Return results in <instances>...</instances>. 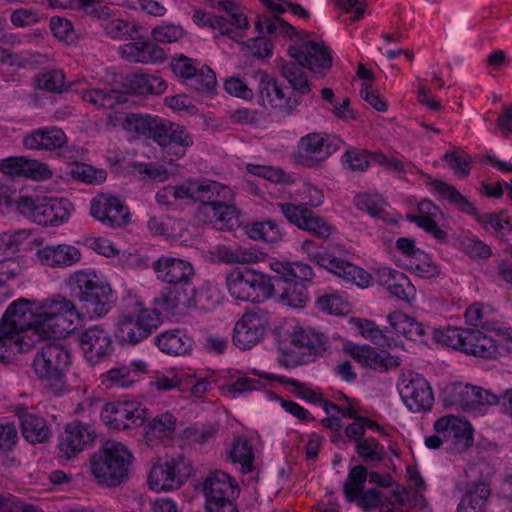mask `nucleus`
Listing matches in <instances>:
<instances>
[{
  "instance_id": "obj_50",
  "label": "nucleus",
  "mask_w": 512,
  "mask_h": 512,
  "mask_svg": "<svg viewBox=\"0 0 512 512\" xmlns=\"http://www.w3.org/2000/svg\"><path fill=\"white\" fill-rule=\"evenodd\" d=\"M489 490L484 484L469 490L458 505V512H482Z\"/></svg>"
},
{
  "instance_id": "obj_52",
  "label": "nucleus",
  "mask_w": 512,
  "mask_h": 512,
  "mask_svg": "<svg viewBox=\"0 0 512 512\" xmlns=\"http://www.w3.org/2000/svg\"><path fill=\"white\" fill-rule=\"evenodd\" d=\"M282 74L289 82L294 94L304 95L310 91V84L304 71L294 63H286L282 66Z\"/></svg>"
},
{
  "instance_id": "obj_32",
  "label": "nucleus",
  "mask_w": 512,
  "mask_h": 512,
  "mask_svg": "<svg viewBox=\"0 0 512 512\" xmlns=\"http://www.w3.org/2000/svg\"><path fill=\"white\" fill-rule=\"evenodd\" d=\"M37 259L51 268H67L80 262V250L69 244L47 245L37 250Z\"/></svg>"
},
{
  "instance_id": "obj_45",
  "label": "nucleus",
  "mask_w": 512,
  "mask_h": 512,
  "mask_svg": "<svg viewBox=\"0 0 512 512\" xmlns=\"http://www.w3.org/2000/svg\"><path fill=\"white\" fill-rule=\"evenodd\" d=\"M230 459L239 463L243 473H249L253 470L254 451L251 443L246 438H237L229 451Z\"/></svg>"
},
{
  "instance_id": "obj_40",
  "label": "nucleus",
  "mask_w": 512,
  "mask_h": 512,
  "mask_svg": "<svg viewBox=\"0 0 512 512\" xmlns=\"http://www.w3.org/2000/svg\"><path fill=\"white\" fill-rule=\"evenodd\" d=\"M81 99L96 109H114L117 105L127 102V94L107 88H91L81 91Z\"/></svg>"
},
{
  "instance_id": "obj_60",
  "label": "nucleus",
  "mask_w": 512,
  "mask_h": 512,
  "mask_svg": "<svg viewBox=\"0 0 512 512\" xmlns=\"http://www.w3.org/2000/svg\"><path fill=\"white\" fill-rule=\"evenodd\" d=\"M188 191L189 187L187 181H185L180 185L162 187L156 193L155 198L158 204L170 206L180 200L188 199Z\"/></svg>"
},
{
  "instance_id": "obj_17",
  "label": "nucleus",
  "mask_w": 512,
  "mask_h": 512,
  "mask_svg": "<svg viewBox=\"0 0 512 512\" xmlns=\"http://www.w3.org/2000/svg\"><path fill=\"white\" fill-rule=\"evenodd\" d=\"M277 207L288 220L297 228L306 231L321 240H328L334 227L326 218L303 205L290 202L278 203Z\"/></svg>"
},
{
  "instance_id": "obj_43",
  "label": "nucleus",
  "mask_w": 512,
  "mask_h": 512,
  "mask_svg": "<svg viewBox=\"0 0 512 512\" xmlns=\"http://www.w3.org/2000/svg\"><path fill=\"white\" fill-rule=\"evenodd\" d=\"M157 346L168 355L179 356L190 351L192 340L183 331L172 330L157 337Z\"/></svg>"
},
{
  "instance_id": "obj_58",
  "label": "nucleus",
  "mask_w": 512,
  "mask_h": 512,
  "mask_svg": "<svg viewBox=\"0 0 512 512\" xmlns=\"http://www.w3.org/2000/svg\"><path fill=\"white\" fill-rule=\"evenodd\" d=\"M368 478L367 469L362 465L354 466L348 473L344 483V494L347 500L353 499L363 491Z\"/></svg>"
},
{
  "instance_id": "obj_49",
  "label": "nucleus",
  "mask_w": 512,
  "mask_h": 512,
  "mask_svg": "<svg viewBox=\"0 0 512 512\" xmlns=\"http://www.w3.org/2000/svg\"><path fill=\"white\" fill-rule=\"evenodd\" d=\"M212 7L225 12L226 16L223 17L230 26L232 33L235 29H248L249 23L246 15L234 2L230 0L218 1Z\"/></svg>"
},
{
  "instance_id": "obj_6",
  "label": "nucleus",
  "mask_w": 512,
  "mask_h": 512,
  "mask_svg": "<svg viewBox=\"0 0 512 512\" xmlns=\"http://www.w3.org/2000/svg\"><path fill=\"white\" fill-rule=\"evenodd\" d=\"M327 338L312 329L297 327L290 335V346L280 349L278 362L290 368L307 364L328 349Z\"/></svg>"
},
{
  "instance_id": "obj_36",
  "label": "nucleus",
  "mask_w": 512,
  "mask_h": 512,
  "mask_svg": "<svg viewBox=\"0 0 512 512\" xmlns=\"http://www.w3.org/2000/svg\"><path fill=\"white\" fill-rule=\"evenodd\" d=\"M230 202L223 201L215 206H200L198 217L205 222L213 224L219 230H230L238 223L237 210Z\"/></svg>"
},
{
  "instance_id": "obj_53",
  "label": "nucleus",
  "mask_w": 512,
  "mask_h": 512,
  "mask_svg": "<svg viewBox=\"0 0 512 512\" xmlns=\"http://www.w3.org/2000/svg\"><path fill=\"white\" fill-rule=\"evenodd\" d=\"M255 27L260 33H267L270 35L290 36L294 32V27L279 16H261Z\"/></svg>"
},
{
  "instance_id": "obj_57",
  "label": "nucleus",
  "mask_w": 512,
  "mask_h": 512,
  "mask_svg": "<svg viewBox=\"0 0 512 512\" xmlns=\"http://www.w3.org/2000/svg\"><path fill=\"white\" fill-rule=\"evenodd\" d=\"M281 301L293 308H302L306 305L309 297L305 285L301 282H289L280 296Z\"/></svg>"
},
{
  "instance_id": "obj_11",
  "label": "nucleus",
  "mask_w": 512,
  "mask_h": 512,
  "mask_svg": "<svg viewBox=\"0 0 512 512\" xmlns=\"http://www.w3.org/2000/svg\"><path fill=\"white\" fill-rule=\"evenodd\" d=\"M159 322V314L155 310L137 304L133 310L119 316L117 337L125 343H139L157 329Z\"/></svg>"
},
{
  "instance_id": "obj_2",
  "label": "nucleus",
  "mask_w": 512,
  "mask_h": 512,
  "mask_svg": "<svg viewBox=\"0 0 512 512\" xmlns=\"http://www.w3.org/2000/svg\"><path fill=\"white\" fill-rule=\"evenodd\" d=\"M69 292L84 303L87 319L104 317L113 307V290L91 269L77 270L65 280Z\"/></svg>"
},
{
  "instance_id": "obj_44",
  "label": "nucleus",
  "mask_w": 512,
  "mask_h": 512,
  "mask_svg": "<svg viewBox=\"0 0 512 512\" xmlns=\"http://www.w3.org/2000/svg\"><path fill=\"white\" fill-rule=\"evenodd\" d=\"M162 120V118H153L149 115L131 113L126 120L125 131L136 136H146L154 140Z\"/></svg>"
},
{
  "instance_id": "obj_1",
  "label": "nucleus",
  "mask_w": 512,
  "mask_h": 512,
  "mask_svg": "<svg viewBox=\"0 0 512 512\" xmlns=\"http://www.w3.org/2000/svg\"><path fill=\"white\" fill-rule=\"evenodd\" d=\"M11 311L36 342L66 338L88 320L72 299L60 293L42 300L19 298L11 303Z\"/></svg>"
},
{
  "instance_id": "obj_46",
  "label": "nucleus",
  "mask_w": 512,
  "mask_h": 512,
  "mask_svg": "<svg viewBox=\"0 0 512 512\" xmlns=\"http://www.w3.org/2000/svg\"><path fill=\"white\" fill-rule=\"evenodd\" d=\"M130 87L136 94H162L167 88L166 82L159 76L138 74L130 81Z\"/></svg>"
},
{
  "instance_id": "obj_62",
  "label": "nucleus",
  "mask_w": 512,
  "mask_h": 512,
  "mask_svg": "<svg viewBox=\"0 0 512 512\" xmlns=\"http://www.w3.org/2000/svg\"><path fill=\"white\" fill-rule=\"evenodd\" d=\"M184 35L185 31L180 25L171 23L156 26L151 31L153 40L162 44L178 42L184 37Z\"/></svg>"
},
{
  "instance_id": "obj_39",
  "label": "nucleus",
  "mask_w": 512,
  "mask_h": 512,
  "mask_svg": "<svg viewBox=\"0 0 512 512\" xmlns=\"http://www.w3.org/2000/svg\"><path fill=\"white\" fill-rule=\"evenodd\" d=\"M216 257L226 264H254L264 259V254L255 247L219 245Z\"/></svg>"
},
{
  "instance_id": "obj_34",
  "label": "nucleus",
  "mask_w": 512,
  "mask_h": 512,
  "mask_svg": "<svg viewBox=\"0 0 512 512\" xmlns=\"http://www.w3.org/2000/svg\"><path fill=\"white\" fill-rule=\"evenodd\" d=\"M177 427L176 416L163 412L154 416L144 426L143 438L148 446L156 447L173 438Z\"/></svg>"
},
{
  "instance_id": "obj_37",
  "label": "nucleus",
  "mask_w": 512,
  "mask_h": 512,
  "mask_svg": "<svg viewBox=\"0 0 512 512\" xmlns=\"http://www.w3.org/2000/svg\"><path fill=\"white\" fill-rule=\"evenodd\" d=\"M206 502H214L219 499H234L238 493L236 481L223 471H214L209 474L204 482Z\"/></svg>"
},
{
  "instance_id": "obj_20",
  "label": "nucleus",
  "mask_w": 512,
  "mask_h": 512,
  "mask_svg": "<svg viewBox=\"0 0 512 512\" xmlns=\"http://www.w3.org/2000/svg\"><path fill=\"white\" fill-rule=\"evenodd\" d=\"M298 64L314 73L325 74L332 65L330 50L322 42L305 40L288 49Z\"/></svg>"
},
{
  "instance_id": "obj_4",
  "label": "nucleus",
  "mask_w": 512,
  "mask_h": 512,
  "mask_svg": "<svg viewBox=\"0 0 512 512\" xmlns=\"http://www.w3.org/2000/svg\"><path fill=\"white\" fill-rule=\"evenodd\" d=\"M70 350L59 343H47L37 352L33 367L38 377L56 394L65 387V374L71 364Z\"/></svg>"
},
{
  "instance_id": "obj_22",
  "label": "nucleus",
  "mask_w": 512,
  "mask_h": 512,
  "mask_svg": "<svg viewBox=\"0 0 512 512\" xmlns=\"http://www.w3.org/2000/svg\"><path fill=\"white\" fill-rule=\"evenodd\" d=\"M79 344L85 359L91 364L105 360L113 351L111 335L102 325L84 330L79 336Z\"/></svg>"
},
{
  "instance_id": "obj_3",
  "label": "nucleus",
  "mask_w": 512,
  "mask_h": 512,
  "mask_svg": "<svg viewBox=\"0 0 512 512\" xmlns=\"http://www.w3.org/2000/svg\"><path fill=\"white\" fill-rule=\"evenodd\" d=\"M131 457V453L122 443L107 441L91 457V474L101 485L116 486L126 477Z\"/></svg>"
},
{
  "instance_id": "obj_21",
  "label": "nucleus",
  "mask_w": 512,
  "mask_h": 512,
  "mask_svg": "<svg viewBox=\"0 0 512 512\" xmlns=\"http://www.w3.org/2000/svg\"><path fill=\"white\" fill-rule=\"evenodd\" d=\"M445 402L463 411H474L478 406L498 404L499 397L481 387L457 383L447 390Z\"/></svg>"
},
{
  "instance_id": "obj_23",
  "label": "nucleus",
  "mask_w": 512,
  "mask_h": 512,
  "mask_svg": "<svg viewBox=\"0 0 512 512\" xmlns=\"http://www.w3.org/2000/svg\"><path fill=\"white\" fill-rule=\"evenodd\" d=\"M96 439V431L91 424L75 420L64 427L59 439V450L66 458H71L85 450Z\"/></svg>"
},
{
  "instance_id": "obj_19",
  "label": "nucleus",
  "mask_w": 512,
  "mask_h": 512,
  "mask_svg": "<svg viewBox=\"0 0 512 512\" xmlns=\"http://www.w3.org/2000/svg\"><path fill=\"white\" fill-rule=\"evenodd\" d=\"M90 214L103 225L121 228L129 221V210L122 201L112 194H97L90 203Z\"/></svg>"
},
{
  "instance_id": "obj_42",
  "label": "nucleus",
  "mask_w": 512,
  "mask_h": 512,
  "mask_svg": "<svg viewBox=\"0 0 512 512\" xmlns=\"http://www.w3.org/2000/svg\"><path fill=\"white\" fill-rule=\"evenodd\" d=\"M21 429L23 437L32 444L46 442L51 431L46 420L32 413L20 415Z\"/></svg>"
},
{
  "instance_id": "obj_41",
  "label": "nucleus",
  "mask_w": 512,
  "mask_h": 512,
  "mask_svg": "<svg viewBox=\"0 0 512 512\" xmlns=\"http://www.w3.org/2000/svg\"><path fill=\"white\" fill-rule=\"evenodd\" d=\"M388 320L396 333L411 341H421L429 330V327L400 311L389 314Z\"/></svg>"
},
{
  "instance_id": "obj_63",
  "label": "nucleus",
  "mask_w": 512,
  "mask_h": 512,
  "mask_svg": "<svg viewBox=\"0 0 512 512\" xmlns=\"http://www.w3.org/2000/svg\"><path fill=\"white\" fill-rule=\"evenodd\" d=\"M443 160L459 178H466L469 175L471 169V160L469 155L465 152L461 150L447 152L443 156Z\"/></svg>"
},
{
  "instance_id": "obj_14",
  "label": "nucleus",
  "mask_w": 512,
  "mask_h": 512,
  "mask_svg": "<svg viewBox=\"0 0 512 512\" xmlns=\"http://www.w3.org/2000/svg\"><path fill=\"white\" fill-rule=\"evenodd\" d=\"M398 390L402 401L412 412L429 411L434 402L432 388L419 373L403 371L398 380Z\"/></svg>"
},
{
  "instance_id": "obj_29",
  "label": "nucleus",
  "mask_w": 512,
  "mask_h": 512,
  "mask_svg": "<svg viewBox=\"0 0 512 512\" xmlns=\"http://www.w3.org/2000/svg\"><path fill=\"white\" fill-rule=\"evenodd\" d=\"M189 187L188 199L198 201L200 206L212 205L232 201L233 192L231 188L213 180H187Z\"/></svg>"
},
{
  "instance_id": "obj_33",
  "label": "nucleus",
  "mask_w": 512,
  "mask_h": 512,
  "mask_svg": "<svg viewBox=\"0 0 512 512\" xmlns=\"http://www.w3.org/2000/svg\"><path fill=\"white\" fill-rule=\"evenodd\" d=\"M352 358L359 364L371 369L385 372L400 366L401 359L385 350H378L369 345L356 346L351 350Z\"/></svg>"
},
{
  "instance_id": "obj_55",
  "label": "nucleus",
  "mask_w": 512,
  "mask_h": 512,
  "mask_svg": "<svg viewBox=\"0 0 512 512\" xmlns=\"http://www.w3.org/2000/svg\"><path fill=\"white\" fill-rule=\"evenodd\" d=\"M358 328L360 333L367 339L371 340L377 345L395 349L400 346V343L389 336H386L378 327L371 321L359 320Z\"/></svg>"
},
{
  "instance_id": "obj_18",
  "label": "nucleus",
  "mask_w": 512,
  "mask_h": 512,
  "mask_svg": "<svg viewBox=\"0 0 512 512\" xmlns=\"http://www.w3.org/2000/svg\"><path fill=\"white\" fill-rule=\"evenodd\" d=\"M154 141L161 147L163 157L173 162L182 158L193 145V137L185 127L162 120Z\"/></svg>"
},
{
  "instance_id": "obj_28",
  "label": "nucleus",
  "mask_w": 512,
  "mask_h": 512,
  "mask_svg": "<svg viewBox=\"0 0 512 512\" xmlns=\"http://www.w3.org/2000/svg\"><path fill=\"white\" fill-rule=\"evenodd\" d=\"M152 268L159 280L171 285L192 284L194 268L190 262L169 256H162L153 262Z\"/></svg>"
},
{
  "instance_id": "obj_16",
  "label": "nucleus",
  "mask_w": 512,
  "mask_h": 512,
  "mask_svg": "<svg viewBox=\"0 0 512 512\" xmlns=\"http://www.w3.org/2000/svg\"><path fill=\"white\" fill-rule=\"evenodd\" d=\"M268 326L267 312L261 309L247 311L235 323L232 342L241 350H249L264 339Z\"/></svg>"
},
{
  "instance_id": "obj_64",
  "label": "nucleus",
  "mask_w": 512,
  "mask_h": 512,
  "mask_svg": "<svg viewBox=\"0 0 512 512\" xmlns=\"http://www.w3.org/2000/svg\"><path fill=\"white\" fill-rule=\"evenodd\" d=\"M38 87L49 92L61 93L65 89V74L62 70L42 73L37 79Z\"/></svg>"
},
{
  "instance_id": "obj_15",
  "label": "nucleus",
  "mask_w": 512,
  "mask_h": 512,
  "mask_svg": "<svg viewBox=\"0 0 512 512\" xmlns=\"http://www.w3.org/2000/svg\"><path fill=\"white\" fill-rule=\"evenodd\" d=\"M101 418L111 429L126 430L142 426L147 418V409L138 400H122L107 403Z\"/></svg>"
},
{
  "instance_id": "obj_7",
  "label": "nucleus",
  "mask_w": 512,
  "mask_h": 512,
  "mask_svg": "<svg viewBox=\"0 0 512 512\" xmlns=\"http://www.w3.org/2000/svg\"><path fill=\"white\" fill-rule=\"evenodd\" d=\"M226 287L231 297L239 301L261 303L274 294L269 277L254 269H233L226 275Z\"/></svg>"
},
{
  "instance_id": "obj_61",
  "label": "nucleus",
  "mask_w": 512,
  "mask_h": 512,
  "mask_svg": "<svg viewBox=\"0 0 512 512\" xmlns=\"http://www.w3.org/2000/svg\"><path fill=\"white\" fill-rule=\"evenodd\" d=\"M358 455L366 462H381L385 452L383 447L374 438H364L355 446Z\"/></svg>"
},
{
  "instance_id": "obj_48",
  "label": "nucleus",
  "mask_w": 512,
  "mask_h": 512,
  "mask_svg": "<svg viewBox=\"0 0 512 512\" xmlns=\"http://www.w3.org/2000/svg\"><path fill=\"white\" fill-rule=\"evenodd\" d=\"M68 174L74 180L91 185H99L107 178V172L104 169L95 168L85 163H76L72 165Z\"/></svg>"
},
{
  "instance_id": "obj_31",
  "label": "nucleus",
  "mask_w": 512,
  "mask_h": 512,
  "mask_svg": "<svg viewBox=\"0 0 512 512\" xmlns=\"http://www.w3.org/2000/svg\"><path fill=\"white\" fill-rule=\"evenodd\" d=\"M68 138L58 127H42L32 130L23 138V145L29 150L57 152L66 146Z\"/></svg>"
},
{
  "instance_id": "obj_51",
  "label": "nucleus",
  "mask_w": 512,
  "mask_h": 512,
  "mask_svg": "<svg viewBox=\"0 0 512 512\" xmlns=\"http://www.w3.org/2000/svg\"><path fill=\"white\" fill-rule=\"evenodd\" d=\"M248 236L253 240L277 243L282 239L278 224L272 220L257 222L248 227Z\"/></svg>"
},
{
  "instance_id": "obj_38",
  "label": "nucleus",
  "mask_w": 512,
  "mask_h": 512,
  "mask_svg": "<svg viewBox=\"0 0 512 512\" xmlns=\"http://www.w3.org/2000/svg\"><path fill=\"white\" fill-rule=\"evenodd\" d=\"M439 213L440 210L436 205H434L430 200L424 199L418 205V214L409 215L408 218L411 222L416 223L438 241L446 242L448 240V234L441 229L435 221V218Z\"/></svg>"
},
{
  "instance_id": "obj_9",
  "label": "nucleus",
  "mask_w": 512,
  "mask_h": 512,
  "mask_svg": "<svg viewBox=\"0 0 512 512\" xmlns=\"http://www.w3.org/2000/svg\"><path fill=\"white\" fill-rule=\"evenodd\" d=\"M300 250L308 258L335 274L344 281L365 288L371 284L372 276L362 268L348 262L344 259L335 257L327 251H319V245L311 239H306L300 244Z\"/></svg>"
},
{
  "instance_id": "obj_10",
  "label": "nucleus",
  "mask_w": 512,
  "mask_h": 512,
  "mask_svg": "<svg viewBox=\"0 0 512 512\" xmlns=\"http://www.w3.org/2000/svg\"><path fill=\"white\" fill-rule=\"evenodd\" d=\"M192 474L190 460L181 455L156 460L148 473V487L155 492L179 489Z\"/></svg>"
},
{
  "instance_id": "obj_54",
  "label": "nucleus",
  "mask_w": 512,
  "mask_h": 512,
  "mask_svg": "<svg viewBox=\"0 0 512 512\" xmlns=\"http://www.w3.org/2000/svg\"><path fill=\"white\" fill-rule=\"evenodd\" d=\"M410 270L416 275L430 279L440 274V269L432 260V258L424 251L416 252L408 264Z\"/></svg>"
},
{
  "instance_id": "obj_25",
  "label": "nucleus",
  "mask_w": 512,
  "mask_h": 512,
  "mask_svg": "<svg viewBox=\"0 0 512 512\" xmlns=\"http://www.w3.org/2000/svg\"><path fill=\"white\" fill-rule=\"evenodd\" d=\"M193 295L194 286L192 284L172 285L165 287L160 292L155 299V305L168 314L183 315L192 308Z\"/></svg>"
},
{
  "instance_id": "obj_27",
  "label": "nucleus",
  "mask_w": 512,
  "mask_h": 512,
  "mask_svg": "<svg viewBox=\"0 0 512 512\" xmlns=\"http://www.w3.org/2000/svg\"><path fill=\"white\" fill-rule=\"evenodd\" d=\"M434 430L446 441H451L458 450H465L473 444L470 423L454 415L439 418L434 423Z\"/></svg>"
},
{
  "instance_id": "obj_47",
  "label": "nucleus",
  "mask_w": 512,
  "mask_h": 512,
  "mask_svg": "<svg viewBox=\"0 0 512 512\" xmlns=\"http://www.w3.org/2000/svg\"><path fill=\"white\" fill-rule=\"evenodd\" d=\"M101 381L106 388H128L137 382V378L131 367L120 366L102 374Z\"/></svg>"
},
{
  "instance_id": "obj_56",
  "label": "nucleus",
  "mask_w": 512,
  "mask_h": 512,
  "mask_svg": "<svg viewBox=\"0 0 512 512\" xmlns=\"http://www.w3.org/2000/svg\"><path fill=\"white\" fill-rule=\"evenodd\" d=\"M189 85L202 93H211L217 86L216 75L207 65H200L189 80Z\"/></svg>"
},
{
  "instance_id": "obj_26",
  "label": "nucleus",
  "mask_w": 512,
  "mask_h": 512,
  "mask_svg": "<svg viewBox=\"0 0 512 512\" xmlns=\"http://www.w3.org/2000/svg\"><path fill=\"white\" fill-rule=\"evenodd\" d=\"M260 77V96L265 105L277 109L284 114H291L301 103L300 96L295 94L287 95L277 82L262 71L258 72Z\"/></svg>"
},
{
  "instance_id": "obj_30",
  "label": "nucleus",
  "mask_w": 512,
  "mask_h": 512,
  "mask_svg": "<svg viewBox=\"0 0 512 512\" xmlns=\"http://www.w3.org/2000/svg\"><path fill=\"white\" fill-rule=\"evenodd\" d=\"M106 36L115 40L132 39L138 33L137 25L118 17L108 6H98L92 11Z\"/></svg>"
},
{
  "instance_id": "obj_13",
  "label": "nucleus",
  "mask_w": 512,
  "mask_h": 512,
  "mask_svg": "<svg viewBox=\"0 0 512 512\" xmlns=\"http://www.w3.org/2000/svg\"><path fill=\"white\" fill-rule=\"evenodd\" d=\"M341 145V140L328 134L309 133L297 143L295 160L298 164L314 168L327 160Z\"/></svg>"
},
{
  "instance_id": "obj_5",
  "label": "nucleus",
  "mask_w": 512,
  "mask_h": 512,
  "mask_svg": "<svg viewBox=\"0 0 512 512\" xmlns=\"http://www.w3.org/2000/svg\"><path fill=\"white\" fill-rule=\"evenodd\" d=\"M434 338L438 342L468 355L485 359L499 358L495 338L479 330L448 327L445 330L435 331Z\"/></svg>"
},
{
  "instance_id": "obj_12",
  "label": "nucleus",
  "mask_w": 512,
  "mask_h": 512,
  "mask_svg": "<svg viewBox=\"0 0 512 512\" xmlns=\"http://www.w3.org/2000/svg\"><path fill=\"white\" fill-rule=\"evenodd\" d=\"M11 311V304L6 309L0 322V362L9 361L17 353L31 349L36 343Z\"/></svg>"
},
{
  "instance_id": "obj_59",
  "label": "nucleus",
  "mask_w": 512,
  "mask_h": 512,
  "mask_svg": "<svg viewBox=\"0 0 512 512\" xmlns=\"http://www.w3.org/2000/svg\"><path fill=\"white\" fill-rule=\"evenodd\" d=\"M192 19L199 27H210L218 30L222 35H230L232 33L230 26L225 22L223 16L213 15L204 10L196 9Z\"/></svg>"
},
{
  "instance_id": "obj_8",
  "label": "nucleus",
  "mask_w": 512,
  "mask_h": 512,
  "mask_svg": "<svg viewBox=\"0 0 512 512\" xmlns=\"http://www.w3.org/2000/svg\"><path fill=\"white\" fill-rule=\"evenodd\" d=\"M17 209L33 222L43 226H57L66 222L72 204L63 198L20 196Z\"/></svg>"
},
{
  "instance_id": "obj_35",
  "label": "nucleus",
  "mask_w": 512,
  "mask_h": 512,
  "mask_svg": "<svg viewBox=\"0 0 512 512\" xmlns=\"http://www.w3.org/2000/svg\"><path fill=\"white\" fill-rule=\"evenodd\" d=\"M120 52L122 57L135 63L155 64L167 59L161 47L147 40L126 43L121 47Z\"/></svg>"
},
{
  "instance_id": "obj_24",
  "label": "nucleus",
  "mask_w": 512,
  "mask_h": 512,
  "mask_svg": "<svg viewBox=\"0 0 512 512\" xmlns=\"http://www.w3.org/2000/svg\"><path fill=\"white\" fill-rule=\"evenodd\" d=\"M0 171L13 177H24L35 181H44L53 176L46 163L25 156L1 159Z\"/></svg>"
}]
</instances>
